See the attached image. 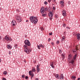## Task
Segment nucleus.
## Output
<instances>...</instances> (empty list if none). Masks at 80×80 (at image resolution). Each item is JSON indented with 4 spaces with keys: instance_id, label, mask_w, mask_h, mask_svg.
<instances>
[{
    "instance_id": "26",
    "label": "nucleus",
    "mask_w": 80,
    "mask_h": 80,
    "mask_svg": "<svg viewBox=\"0 0 80 80\" xmlns=\"http://www.w3.org/2000/svg\"><path fill=\"white\" fill-rule=\"evenodd\" d=\"M73 35L74 36H75V35H77V32H73Z\"/></svg>"
},
{
    "instance_id": "15",
    "label": "nucleus",
    "mask_w": 80,
    "mask_h": 80,
    "mask_svg": "<svg viewBox=\"0 0 80 80\" xmlns=\"http://www.w3.org/2000/svg\"><path fill=\"white\" fill-rule=\"evenodd\" d=\"M78 49H77L76 48L75 49H74V50L73 51V53L75 54V53H77V50H78Z\"/></svg>"
},
{
    "instance_id": "24",
    "label": "nucleus",
    "mask_w": 80,
    "mask_h": 80,
    "mask_svg": "<svg viewBox=\"0 0 80 80\" xmlns=\"http://www.w3.org/2000/svg\"><path fill=\"white\" fill-rule=\"evenodd\" d=\"M14 47L16 48H18V44H15L14 45Z\"/></svg>"
},
{
    "instance_id": "45",
    "label": "nucleus",
    "mask_w": 80,
    "mask_h": 80,
    "mask_svg": "<svg viewBox=\"0 0 80 80\" xmlns=\"http://www.w3.org/2000/svg\"><path fill=\"white\" fill-rule=\"evenodd\" d=\"M67 29H70V28L69 27H67Z\"/></svg>"
},
{
    "instance_id": "55",
    "label": "nucleus",
    "mask_w": 80,
    "mask_h": 80,
    "mask_svg": "<svg viewBox=\"0 0 80 80\" xmlns=\"http://www.w3.org/2000/svg\"><path fill=\"white\" fill-rule=\"evenodd\" d=\"M28 20H26V22H28Z\"/></svg>"
},
{
    "instance_id": "46",
    "label": "nucleus",
    "mask_w": 80,
    "mask_h": 80,
    "mask_svg": "<svg viewBox=\"0 0 80 80\" xmlns=\"http://www.w3.org/2000/svg\"><path fill=\"white\" fill-rule=\"evenodd\" d=\"M48 2H51L52 1V0H48Z\"/></svg>"
},
{
    "instance_id": "57",
    "label": "nucleus",
    "mask_w": 80,
    "mask_h": 80,
    "mask_svg": "<svg viewBox=\"0 0 80 80\" xmlns=\"http://www.w3.org/2000/svg\"><path fill=\"white\" fill-rule=\"evenodd\" d=\"M66 33V32H64V33Z\"/></svg>"
},
{
    "instance_id": "53",
    "label": "nucleus",
    "mask_w": 80,
    "mask_h": 80,
    "mask_svg": "<svg viewBox=\"0 0 80 80\" xmlns=\"http://www.w3.org/2000/svg\"><path fill=\"white\" fill-rule=\"evenodd\" d=\"M1 10H2V8H0V11H1Z\"/></svg>"
},
{
    "instance_id": "21",
    "label": "nucleus",
    "mask_w": 80,
    "mask_h": 80,
    "mask_svg": "<svg viewBox=\"0 0 80 80\" xmlns=\"http://www.w3.org/2000/svg\"><path fill=\"white\" fill-rule=\"evenodd\" d=\"M61 77V79H63L64 78V77H63V74H61L60 75Z\"/></svg>"
},
{
    "instance_id": "43",
    "label": "nucleus",
    "mask_w": 80,
    "mask_h": 80,
    "mask_svg": "<svg viewBox=\"0 0 80 80\" xmlns=\"http://www.w3.org/2000/svg\"><path fill=\"white\" fill-rule=\"evenodd\" d=\"M11 53V51H9V55H10Z\"/></svg>"
},
{
    "instance_id": "6",
    "label": "nucleus",
    "mask_w": 80,
    "mask_h": 80,
    "mask_svg": "<svg viewBox=\"0 0 80 80\" xmlns=\"http://www.w3.org/2000/svg\"><path fill=\"white\" fill-rule=\"evenodd\" d=\"M29 74L30 76H31V79H32V78H33V77H34V74L33 73H32V71H30L29 72Z\"/></svg>"
},
{
    "instance_id": "12",
    "label": "nucleus",
    "mask_w": 80,
    "mask_h": 80,
    "mask_svg": "<svg viewBox=\"0 0 80 80\" xmlns=\"http://www.w3.org/2000/svg\"><path fill=\"white\" fill-rule=\"evenodd\" d=\"M48 15L49 17H53V12H49Z\"/></svg>"
},
{
    "instance_id": "41",
    "label": "nucleus",
    "mask_w": 80,
    "mask_h": 80,
    "mask_svg": "<svg viewBox=\"0 0 80 80\" xmlns=\"http://www.w3.org/2000/svg\"><path fill=\"white\" fill-rule=\"evenodd\" d=\"M51 44H52V45H54V44L53 42H51Z\"/></svg>"
},
{
    "instance_id": "51",
    "label": "nucleus",
    "mask_w": 80,
    "mask_h": 80,
    "mask_svg": "<svg viewBox=\"0 0 80 80\" xmlns=\"http://www.w3.org/2000/svg\"><path fill=\"white\" fill-rule=\"evenodd\" d=\"M80 80V78H78V80Z\"/></svg>"
},
{
    "instance_id": "36",
    "label": "nucleus",
    "mask_w": 80,
    "mask_h": 80,
    "mask_svg": "<svg viewBox=\"0 0 80 80\" xmlns=\"http://www.w3.org/2000/svg\"><path fill=\"white\" fill-rule=\"evenodd\" d=\"M41 30H42V31H43V30H44L43 28H41Z\"/></svg>"
},
{
    "instance_id": "52",
    "label": "nucleus",
    "mask_w": 80,
    "mask_h": 80,
    "mask_svg": "<svg viewBox=\"0 0 80 80\" xmlns=\"http://www.w3.org/2000/svg\"><path fill=\"white\" fill-rule=\"evenodd\" d=\"M2 60H1V58H0V62H1V61Z\"/></svg>"
},
{
    "instance_id": "3",
    "label": "nucleus",
    "mask_w": 80,
    "mask_h": 80,
    "mask_svg": "<svg viewBox=\"0 0 80 80\" xmlns=\"http://www.w3.org/2000/svg\"><path fill=\"white\" fill-rule=\"evenodd\" d=\"M40 12L42 14V17H47V12H46L45 10L44 7H42L41 8Z\"/></svg>"
},
{
    "instance_id": "1",
    "label": "nucleus",
    "mask_w": 80,
    "mask_h": 80,
    "mask_svg": "<svg viewBox=\"0 0 80 80\" xmlns=\"http://www.w3.org/2000/svg\"><path fill=\"white\" fill-rule=\"evenodd\" d=\"M24 43L25 45L23 46L24 52L28 54L32 52V50L30 49V42L29 41L26 40L24 41Z\"/></svg>"
},
{
    "instance_id": "10",
    "label": "nucleus",
    "mask_w": 80,
    "mask_h": 80,
    "mask_svg": "<svg viewBox=\"0 0 80 80\" xmlns=\"http://www.w3.org/2000/svg\"><path fill=\"white\" fill-rule=\"evenodd\" d=\"M44 47H45V46H44V45H43L42 44H40L39 45H37V47H38V49H39V50H40V47H42V48H44Z\"/></svg>"
},
{
    "instance_id": "48",
    "label": "nucleus",
    "mask_w": 80,
    "mask_h": 80,
    "mask_svg": "<svg viewBox=\"0 0 80 80\" xmlns=\"http://www.w3.org/2000/svg\"><path fill=\"white\" fill-rule=\"evenodd\" d=\"M35 80H39L38 79V78H36V79Z\"/></svg>"
},
{
    "instance_id": "25",
    "label": "nucleus",
    "mask_w": 80,
    "mask_h": 80,
    "mask_svg": "<svg viewBox=\"0 0 80 80\" xmlns=\"http://www.w3.org/2000/svg\"><path fill=\"white\" fill-rule=\"evenodd\" d=\"M3 74L5 75H6L7 74V72L6 71H5L3 72Z\"/></svg>"
},
{
    "instance_id": "56",
    "label": "nucleus",
    "mask_w": 80,
    "mask_h": 80,
    "mask_svg": "<svg viewBox=\"0 0 80 80\" xmlns=\"http://www.w3.org/2000/svg\"><path fill=\"white\" fill-rule=\"evenodd\" d=\"M53 2L54 1V2H55V0H53Z\"/></svg>"
},
{
    "instance_id": "17",
    "label": "nucleus",
    "mask_w": 80,
    "mask_h": 80,
    "mask_svg": "<svg viewBox=\"0 0 80 80\" xmlns=\"http://www.w3.org/2000/svg\"><path fill=\"white\" fill-rule=\"evenodd\" d=\"M77 54H76L74 56L73 58V60H76V59L77 58Z\"/></svg>"
},
{
    "instance_id": "44",
    "label": "nucleus",
    "mask_w": 80,
    "mask_h": 80,
    "mask_svg": "<svg viewBox=\"0 0 80 80\" xmlns=\"http://www.w3.org/2000/svg\"><path fill=\"white\" fill-rule=\"evenodd\" d=\"M16 11H17V12H19V9H17L16 10Z\"/></svg>"
},
{
    "instance_id": "39",
    "label": "nucleus",
    "mask_w": 80,
    "mask_h": 80,
    "mask_svg": "<svg viewBox=\"0 0 80 80\" xmlns=\"http://www.w3.org/2000/svg\"><path fill=\"white\" fill-rule=\"evenodd\" d=\"M28 78V76H26L25 78V79H27V78Z\"/></svg>"
},
{
    "instance_id": "2",
    "label": "nucleus",
    "mask_w": 80,
    "mask_h": 80,
    "mask_svg": "<svg viewBox=\"0 0 80 80\" xmlns=\"http://www.w3.org/2000/svg\"><path fill=\"white\" fill-rule=\"evenodd\" d=\"M30 20V22L32 23H33L34 24H36L38 22V19H37V17H35L34 16H31L29 18Z\"/></svg>"
},
{
    "instance_id": "50",
    "label": "nucleus",
    "mask_w": 80,
    "mask_h": 80,
    "mask_svg": "<svg viewBox=\"0 0 80 80\" xmlns=\"http://www.w3.org/2000/svg\"><path fill=\"white\" fill-rule=\"evenodd\" d=\"M2 39V36H0V40H1Z\"/></svg>"
},
{
    "instance_id": "32",
    "label": "nucleus",
    "mask_w": 80,
    "mask_h": 80,
    "mask_svg": "<svg viewBox=\"0 0 80 80\" xmlns=\"http://www.w3.org/2000/svg\"><path fill=\"white\" fill-rule=\"evenodd\" d=\"M48 3H47V1H45L44 2V4H45V5H47V4Z\"/></svg>"
},
{
    "instance_id": "27",
    "label": "nucleus",
    "mask_w": 80,
    "mask_h": 80,
    "mask_svg": "<svg viewBox=\"0 0 80 80\" xmlns=\"http://www.w3.org/2000/svg\"><path fill=\"white\" fill-rule=\"evenodd\" d=\"M72 78L74 80H75L76 78V77L74 76H72Z\"/></svg>"
},
{
    "instance_id": "31",
    "label": "nucleus",
    "mask_w": 80,
    "mask_h": 80,
    "mask_svg": "<svg viewBox=\"0 0 80 80\" xmlns=\"http://www.w3.org/2000/svg\"><path fill=\"white\" fill-rule=\"evenodd\" d=\"M25 75H23L22 76V78H25Z\"/></svg>"
},
{
    "instance_id": "38",
    "label": "nucleus",
    "mask_w": 80,
    "mask_h": 80,
    "mask_svg": "<svg viewBox=\"0 0 80 80\" xmlns=\"http://www.w3.org/2000/svg\"><path fill=\"white\" fill-rule=\"evenodd\" d=\"M52 32H51V33H49V35H52Z\"/></svg>"
},
{
    "instance_id": "29",
    "label": "nucleus",
    "mask_w": 80,
    "mask_h": 80,
    "mask_svg": "<svg viewBox=\"0 0 80 80\" xmlns=\"http://www.w3.org/2000/svg\"><path fill=\"white\" fill-rule=\"evenodd\" d=\"M61 56H62L63 58H65V56L63 55V54H62Z\"/></svg>"
},
{
    "instance_id": "42",
    "label": "nucleus",
    "mask_w": 80,
    "mask_h": 80,
    "mask_svg": "<svg viewBox=\"0 0 80 80\" xmlns=\"http://www.w3.org/2000/svg\"><path fill=\"white\" fill-rule=\"evenodd\" d=\"M50 38H49L48 39V42H50Z\"/></svg>"
},
{
    "instance_id": "23",
    "label": "nucleus",
    "mask_w": 80,
    "mask_h": 80,
    "mask_svg": "<svg viewBox=\"0 0 80 80\" xmlns=\"http://www.w3.org/2000/svg\"><path fill=\"white\" fill-rule=\"evenodd\" d=\"M65 37L64 36H63L62 39V41H64V40H65Z\"/></svg>"
},
{
    "instance_id": "33",
    "label": "nucleus",
    "mask_w": 80,
    "mask_h": 80,
    "mask_svg": "<svg viewBox=\"0 0 80 80\" xmlns=\"http://www.w3.org/2000/svg\"><path fill=\"white\" fill-rule=\"evenodd\" d=\"M63 26L64 27H66V24H63Z\"/></svg>"
},
{
    "instance_id": "9",
    "label": "nucleus",
    "mask_w": 80,
    "mask_h": 80,
    "mask_svg": "<svg viewBox=\"0 0 80 80\" xmlns=\"http://www.w3.org/2000/svg\"><path fill=\"white\" fill-rule=\"evenodd\" d=\"M11 25H12V26H15V25H17L16 21L15 20H13L11 22Z\"/></svg>"
},
{
    "instance_id": "7",
    "label": "nucleus",
    "mask_w": 80,
    "mask_h": 80,
    "mask_svg": "<svg viewBox=\"0 0 80 80\" xmlns=\"http://www.w3.org/2000/svg\"><path fill=\"white\" fill-rule=\"evenodd\" d=\"M74 62H75V60H74V59H72L69 62V63H71V67H74V65H73Z\"/></svg>"
},
{
    "instance_id": "28",
    "label": "nucleus",
    "mask_w": 80,
    "mask_h": 80,
    "mask_svg": "<svg viewBox=\"0 0 80 80\" xmlns=\"http://www.w3.org/2000/svg\"><path fill=\"white\" fill-rule=\"evenodd\" d=\"M59 53L60 54L62 53V50L59 49Z\"/></svg>"
},
{
    "instance_id": "35",
    "label": "nucleus",
    "mask_w": 80,
    "mask_h": 80,
    "mask_svg": "<svg viewBox=\"0 0 80 80\" xmlns=\"http://www.w3.org/2000/svg\"><path fill=\"white\" fill-rule=\"evenodd\" d=\"M52 17H49V19L50 20H52Z\"/></svg>"
},
{
    "instance_id": "4",
    "label": "nucleus",
    "mask_w": 80,
    "mask_h": 80,
    "mask_svg": "<svg viewBox=\"0 0 80 80\" xmlns=\"http://www.w3.org/2000/svg\"><path fill=\"white\" fill-rule=\"evenodd\" d=\"M3 42H5V40H6L7 41V42L8 43H10V42H11L12 41V39L10 38H9L8 37V36L7 35L5 37V38L3 39Z\"/></svg>"
},
{
    "instance_id": "58",
    "label": "nucleus",
    "mask_w": 80,
    "mask_h": 80,
    "mask_svg": "<svg viewBox=\"0 0 80 80\" xmlns=\"http://www.w3.org/2000/svg\"><path fill=\"white\" fill-rule=\"evenodd\" d=\"M48 10H49L50 9H49V8H48Z\"/></svg>"
},
{
    "instance_id": "13",
    "label": "nucleus",
    "mask_w": 80,
    "mask_h": 80,
    "mask_svg": "<svg viewBox=\"0 0 80 80\" xmlns=\"http://www.w3.org/2000/svg\"><path fill=\"white\" fill-rule=\"evenodd\" d=\"M62 15L64 17H65L66 16V15H67V13H66V12L65 11H62Z\"/></svg>"
},
{
    "instance_id": "40",
    "label": "nucleus",
    "mask_w": 80,
    "mask_h": 80,
    "mask_svg": "<svg viewBox=\"0 0 80 80\" xmlns=\"http://www.w3.org/2000/svg\"><path fill=\"white\" fill-rule=\"evenodd\" d=\"M2 80H7V79H5V78H3Z\"/></svg>"
},
{
    "instance_id": "8",
    "label": "nucleus",
    "mask_w": 80,
    "mask_h": 80,
    "mask_svg": "<svg viewBox=\"0 0 80 80\" xmlns=\"http://www.w3.org/2000/svg\"><path fill=\"white\" fill-rule=\"evenodd\" d=\"M50 66L52 67V68H55L54 65H56V63H55V62H50Z\"/></svg>"
},
{
    "instance_id": "11",
    "label": "nucleus",
    "mask_w": 80,
    "mask_h": 80,
    "mask_svg": "<svg viewBox=\"0 0 80 80\" xmlns=\"http://www.w3.org/2000/svg\"><path fill=\"white\" fill-rule=\"evenodd\" d=\"M60 4H61V6L62 8H63L64 7V4H63V1H60Z\"/></svg>"
},
{
    "instance_id": "49",
    "label": "nucleus",
    "mask_w": 80,
    "mask_h": 80,
    "mask_svg": "<svg viewBox=\"0 0 80 80\" xmlns=\"http://www.w3.org/2000/svg\"><path fill=\"white\" fill-rule=\"evenodd\" d=\"M53 10H55V7H53Z\"/></svg>"
},
{
    "instance_id": "14",
    "label": "nucleus",
    "mask_w": 80,
    "mask_h": 80,
    "mask_svg": "<svg viewBox=\"0 0 80 80\" xmlns=\"http://www.w3.org/2000/svg\"><path fill=\"white\" fill-rule=\"evenodd\" d=\"M37 72H40V68H39V66H38V65L37 66Z\"/></svg>"
},
{
    "instance_id": "22",
    "label": "nucleus",
    "mask_w": 80,
    "mask_h": 80,
    "mask_svg": "<svg viewBox=\"0 0 80 80\" xmlns=\"http://www.w3.org/2000/svg\"><path fill=\"white\" fill-rule=\"evenodd\" d=\"M77 38L78 40H80V34H79L77 35Z\"/></svg>"
},
{
    "instance_id": "16",
    "label": "nucleus",
    "mask_w": 80,
    "mask_h": 80,
    "mask_svg": "<svg viewBox=\"0 0 80 80\" xmlns=\"http://www.w3.org/2000/svg\"><path fill=\"white\" fill-rule=\"evenodd\" d=\"M72 55H70V54H69V55L68 56V61H69V60H70V59H71V58H72Z\"/></svg>"
},
{
    "instance_id": "5",
    "label": "nucleus",
    "mask_w": 80,
    "mask_h": 80,
    "mask_svg": "<svg viewBox=\"0 0 80 80\" xmlns=\"http://www.w3.org/2000/svg\"><path fill=\"white\" fill-rule=\"evenodd\" d=\"M16 18L17 20V22H18V23H20V22H21L22 21V18L20 17L18 15H16Z\"/></svg>"
},
{
    "instance_id": "34",
    "label": "nucleus",
    "mask_w": 80,
    "mask_h": 80,
    "mask_svg": "<svg viewBox=\"0 0 80 80\" xmlns=\"http://www.w3.org/2000/svg\"><path fill=\"white\" fill-rule=\"evenodd\" d=\"M57 44H59V43H60V42L58 41H57Z\"/></svg>"
},
{
    "instance_id": "18",
    "label": "nucleus",
    "mask_w": 80,
    "mask_h": 80,
    "mask_svg": "<svg viewBox=\"0 0 80 80\" xmlns=\"http://www.w3.org/2000/svg\"><path fill=\"white\" fill-rule=\"evenodd\" d=\"M55 77L56 78L58 79H59L60 78V75L59 74H56L55 75Z\"/></svg>"
},
{
    "instance_id": "37",
    "label": "nucleus",
    "mask_w": 80,
    "mask_h": 80,
    "mask_svg": "<svg viewBox=\"0 0 80 80\" xmlns=\"http://www.w3.org/2000/svg\"><path fill=\"white\" fill-rule=\"evenodd\" d=\"M71 3V2H70V1H68V4L69 5H70Z\"/></svg>"
},
{
    "instance_id": "54",
    "label": "nucleus",
    "mask_w": 80,
    "mask_h": 80,
    "mask_svg": "<svg viewBox=\"0 0 80 80\" xmlns=\"http://www.w3.org/2000/svg\"><path fill=\"white\" fill-rule=\"evenodd\" d=\"M56 75V74H55V73L54 74V76H55V75Z\"/></svg>"
},
{
    "instance_id": "30",
    "label": "nucleus",
    "mask_w": 80,
    "mask_h": 80,
    "mask_svg": "<svg viewBox=\"0 0 80 80\" xmlns=\"http://www.w3.org/2000/svg\"><path fill=\"white\" fill-rule=\"evenodd\" d=\"M48 10V8L47 7L45 8L44 10H45V11L47 12Z\"/></svg>"
},
{
    "instance_id": "20",
    "label": "nucleus",
    "mask_w": 80,
    "mask_h": 80,
    "mask_svg": "<svg viewBox=\"0 0 80 80\" xmlns=\"http://www.w3.org/2000/svg\"><path fill=\"white\" fill-rule=\"evenodd\" d=\"M31 72H36V70H35V68L34 67H32V69Z\"/></svg>"
},
{
    "instance_id": "47",
    "label": "nucleus",
    "mask_w": 80,
    "mask_h": 80,
    "mask_svg": "<svg viewBox=\"0 0 80 80\" xmlns=\"http://www.w3.org/2000/svg\"><path fill=\"white\" fill-rule=\"evenodd\" d=\"M24 62H25V63H26V60H24Z\"/></svg>"
},
{
    "instance_id": "19",
    "label": "nucleus",
    "mask_w": 80,
    "mask_h": 80,
    "mask_svg": "<svg viewBox=\"0 0 80 80\" xmlns=\"http://www.w3.org/2000/svg\"><path fill=\"white\" fill-rule=\"evenodd\" d=\"M7 47L8 49H11L12 48V46L10 45H7Z\"/></svg>"
}]
</instances>
